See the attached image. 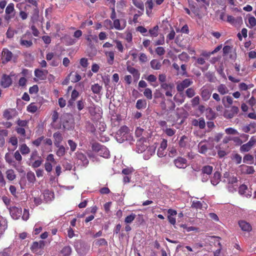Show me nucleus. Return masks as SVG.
I'll return each mask as SVG.
<instances>
[{"label":"nucleus","instance_id":"20e7f679","mask_svg":"<svg viewBox=\"0 0 256 256\" xmlns=\"http://www.w3.org/2000/svg\"><path fill=\"white\" fill-rule=\"evenodd\" d=\"M10 214L14 220H18L22 214V209L21 208L13 206L8 208Z\"/></svg>","mask_w":256,"mask_h":256},{"label":"nucleus","instance_id":"c85d7f7f","mask_svg":"<svg viewBox=\"0 0 256 256\" xmlns=\"http://www.w3.org/2000/svg\"><path fill=\"white\" fill-rule=\"evenodd\" d=\"M54 144L56 146H59L62 140V136L59 132L54 134Z\"/></svg>","mask_w":256,"mask_h":256},{"label":"nucleus","instance_id":"c03bdc74","mask_svg":"<svg viewBox=\"0 0 256 256\" xmlns=\"http://www.w3.org/2000/svg\"><path fill=\"white\" fill-rule=\"evenodd\" d=\"M222 102L224 106L226 107L227 106L226 104V102H227V104L228 105H231L233 103V99L232 98L229 96H224L222 99Z\"/></svg>","mask_w":256,"mask_h":256},{"label":"nucleus","instance_id":"393cba45","mask_svg":"<svg viewBox=\"0 0 256 256\" xmlns=\"http://www.w3.org/2000/svg\"><path fill=\"white\" fill-rule=\"evenodd\" d=\"M220 173L218 172H216L210 180L211 184L214 186L217 185L220 182Z\"/></svg>","mask_w":256,"mask_h":256},{"label":"nucleus","instance_id":"680f3d73","mask_svg":"<svg viewBox=\"0 0 256 256\" xmlns=\"http://www.w3.org/2000/svg\"><path fill=\"white\" fill-rule=\"evenodd\" d=\"M16 123L20 127L23 128L28 126V120H21L20 119H18L17 120Z\"/></svg>","mask_w":256,"mask_h":256},{"label":"nucleus","instance_id":"e433bc0d","mask_svg":"<svg viewBox=\"0 0 256 256\" xmlns=\"http://www.w3.org/2000/svg\"><path fill=\"white\" fill-rule=\"evenodd\" d=\"M133 4L140 9V10L144 11V4L142 0H132Z\"/></svg>","mask_w":256,"mask_h":256},{"label":"nucleus","instance_id":"5701e85b","mask_svg":"<svg viewBox=\"0 0 256 256\" xmlns=\"http://www.w3.org/2000/svg\"><path fill=\"white\" fill-rule=\"evenodd\" d=\"M26 34L27 33L21 36L20 43L22 46H24L26 48H29L32 45V42L31 40H24V38L26 37Z\"/></svg>","mask_w":256,"mask_h":256},{"label":"nucleus","instance_id":"412c9836","mask_svg":"<svg viewBox=\"0 0 256 256\" xmlns=\"http://www.w3.org/2000/svg\"><path fill=\"white\" fill-rule=\"evenodd\" d=\"M44 244V242L43 240H40L39 242H34L31 246V249L34 252H36L38 249L43 248Z\"/></svg>","mask_w":256,"mask_h":256},{"label":"nucleus","instance_id":"2f4dec72","mask_svg":"<svg viewBox=\"0 0 256 256\" xmlns=\"http://www.w3.org/2000/svg\"><path fill=\"white\" fill-rule=\"evenodd\" d=\"M146 106V102L145 100L140 99L136 102V108L140 110L145 108Z\"/></svg>","mask_w":256,"mask_h":256},{"label":"nucleus","instance_id":"a878e982","mask_svg":"<svg viewBox=\"0 0 256 256\" xmlns=\"http://www.w3.org/2000/svg\"><path fill=\"white\" fill-rule=\"evenodd\" d=\"M218 92L222 95L227 94L229 92L228 87L224 84H220L216 87Z\"/></svg>","mask_w":256,"mask_h":256},{"label":"nucleus","instance_id":"a211bd4d","mask_svg":"<svg viewBox=\"0 0 256 256\" xmlns=\"http://www.w3.org/2000/svg\"><path fill=\"white\" fill-rule=\"evenodd\" d=\"M44 199L46 202H50L54 198V192L50 190H45L43 193Z\"/></svg>","mask_w":256,"mask_h":256},{"label":"nucleus","instance_id":"338daca9","mask_svg":"<svg viewBox=\"0 0 256 256\" xmlns=\"http://www.w3.org/2000/svg\"><path fill=\"white\" fill-rule=\"evenodd\" d=\"M192 207L196 209H200L202 208V204L200 201L194 200L192 202Z\"/></svg>","mask_w":256,"mask_h":256},{"label":"nucleus","instance_id":"58836bf2","mask_svg":"<svg viewBox=\"0 0 256 256\" xmlns=\"http://www.w3.org/2000/svg\"><path fill=\"white\" fill-rule=\"evenodd\" d=\"M248 21V24L246 25L249 28H252L256 26V19L254 16H249Z\"/></svg>","mask_w":256,"mask_h":256},{"label":"nucleus","instance_id":"0e129e2a","mask_svg":"<svg viewBox=\"0 0 256 256\" xmlns=\"http://www.w3.org/2000/svg\"><path fill=\"white\" fill-rule=\"evenodd\" d=\"M253 86V84L249 85V86L245 83L242 82L240 83L238 87L240 90H246L249 88H250Z\"/></svg>","mask_w":256,"mask_h":256},{"label":"nucleus","instance_id":"6e6552de","mask_svg":"<svg viewBox=\"0 0 256 256\" xmlns=\"http://www.w3.org/2000/svg\"><path fill=\"white\" fill-rule=\"evenodd\" d=\"M2 63H6L10 61L13 56L12 52L6 48L2 50Z\"/></svg>","mask_w":256,"mask_h":256},{"label":"nucleus","instance_id":"6e6d98bb","mask_svg":"<svg viewBox=\"0 0 256 256\" xmlns=\"http://www.w3.org/2000/svg\"><path fill=\"white\" fill-rule=\"evenodd\" d=\"M179 60L182 62H187L188 60L189 56L187 53L183 52L178 55Z\"/></svg>","mask_w":256,"mask_h":256},{"label":"nucleus","instance_id":"1a4fd4ad","mask_svg":"<svg viewBox=\"0 0 256 256\" xmlns=\"http://www.w3.org/2000/svg\"><path fill=\"white\" fill-rule=\"evenodd\" d=\"M148 148V144L145 140H138L136 143V150L138 153H142L144 152Z\"/></svg>","mask_w":256,"mask_h":256},{"label":"nucleus","instance_id":"b1692460","mask_svg":"<svg viewBox=\"0 0 256 256\" xmlns=\"http://www.w3.org/2000/svg\"><path fill=\"white\" fill-rule=\"evenodd\" d=\"M238 224L241 229L244 231L250 232L252 230L250 224L244 220L240 221Z\"/></svg>","mask_w":256,"mask_h":256},{"label":"nucleus","instance_id":"bf43d9fd","mask_svg":"<svg viewBox=\"0 0 256 256\" xmlns=\"http://www.w3.org/2000/svg\"><path fill=\"white\" fill-rule=\"evenodd\" d=\"M68 143L70 146L71 151H75L77 146V144L71 140H68Z\"/></svg>","mask_w":256,"mask_h":256},{"label":"nucleus","instance_id":"79ce46f5","mask_svg":"<svg viewBox=\"0 0 256 256\" xmlns=\"http://www.w3.org/2000/svg\"><path fill=\"white\" fill-rule=\"evenodd\" d=\"M26 110L29 112L34 113L38 110V106L34 103H31L27 106Z\"/></svg>","mask_w":256,"mask_h":256},{"label":"nucleus","instance_id":"6ab92c4d","mask_svg":"<svg viewBox=\"0 0 256 256\" xmlns=\"http://www.w3.org/2000/svg\"><path fill=\"white\" fill-rule=\"evenodd\" d=\"M12 80L10 76L4 74L2 77L0 84L3 88H6L12 84Z\"/></svg>","mask_w":256,"mask_h":256},{"label":"nucleus","instance_id":"f8f14e48","mask_svg":"<svg viewBox=\"0 0 256 256\" xmlns=\"http://www.w3.org/2000/svg\"><path fill=\"white\" fill-rule=\"evenodd\" d=\"M212 90H210L206 86H203L201 88L200 95L204 100H208L210 98Z\"/></svg>","mask_w":256,"mask_h":256},{"label":"nucleus","instance_id":"7c9ffc66","mask_svg":"<svg viewBox=\"0 0 256 256\" xmlns=\"http://www.w3.org/2000/svg\"><path fill=\"white\" fill-rule=\"evenodd\" d=\"M72 252V249L70 246L64 247L60 251L62 256H70Z\"/></svg>","mask_w":256,"mask_h":256},{"label":"nucleus","instance_id":"f704fd0d","mask_svg":"<svg viewBox=\"0 0 256 256\" xmlns=\"http://www.w3.org/2000/svg\"><path fill=\"white\" fill-rule=\"evenodd\" d=\"M150 64L152 68L155 70H160L162 66L160 62L157 60H151Z\"/></svg>","mask_w":256,"mask_h":256},{"label":"nucleus","instance_id":"4468645a","mask_svg":"<svg viewBox=\"0 0 256 256\" xmlns=\"http://www.w3.org/2000/svg\"><path fill=\"white\" fill-rule=\"evenodd\" d=\"M175 166L179 168H184L187 166V160L186 159L179 157L174 161Z\"/></svg>","mask_w":256,"mask_h":256},{"label":"nucleus","instance_id":"0eeeda50","mask_svg":"<svg viewBox=\"0 0 256 256\" xmlns=\"http://www.w3.org/2000/svg\"><path fill=\"white\" fill-rule=\"evenodd\" d=\"M191 138L186 136H182L178 141V145L182 148H188L190 146Z\"/></svg>","mask_w":256,"mask_h":256},{"label":"nucleus","instance_id":"2eb2a0df","mask_svg":"<svg viewBox=\"0 0 256 256\" xmlns=\"http://www.w3.org/2000/svg\"><path fill=\"white\" fill-rule=\"evenodd\" d=\"M156 147L154 146H152L148 147L144 152V158L146 160H148L150 157L153 155L156 152Z\"/></svg>","mask_w":256,"mask_h":256},{"label":"nucleus","instance_id":"5fc2aeb1","mask_svg":"<svg viewBox=\"0 0 256 256\" xmlns=\"http://www.w3.org/2000/svg\"><path fill=\"white\" fill-rule=\"evenodd\" d=\"M163 130L166 134V135L169 136H174L176 132V130L168 128H166L165 129H163Z\"/></svg>","mask_w":256,"mask_h":256},{"label":"nucleus","instance_id":"aec40b11","mask_svg":"<svg viewBox=\"0 0 256 256\" xmlns=\"http://www.w3.org/2000/svg\"><path fill=\"white\" fill-rule=\"evenodd\" d=\"M127 70L132 74L133 77L135 80H137L139 79L140 76V74L138 70L134 68L128 66H127Z\"/></svg>","mask_w":256,"mask_h":256},{"label":"nucleus","instance_id":"473e14b6","mask_svg":"<svg viewBox=\"0 0 256 256\" xmlns=\"http://www.w3.org/2000/svg\"><path fill=\"white\" fill-rule=\"evenodd\" d=\"M229 175L228 174L226 173L224 174V177L225 178H228V184H236L238 182V179L236 177L234 176H230L228 177Z\"/></svg>","mask_w":256,"mask_h":256},{"label":"nucleus","instance_id":"864d4df0","mask_svg":"<svg viewBox=\"0 0 256 256\" xmlns=\"http://www.w3.org/2000/svg\"><path fill=\"white\" fill-rule=\"evenodd\" d=\"M254 160V157L252 155L247 154L244 157L243 162L244 163L251 164Z\"/></svg>","mask_w":256,"mask_h":256},{"label":"nucleus","instance_id":"f257e3e1","mask_svg":"<svg viewBox=\"0 0 256 256\" xmlns=\"http://www.w3.org/2000/svg\"><path fill=\"white\" fill-rule=\"evenodd\" d=\"M116 138L118 142L120 143L125 140L131 142L133 140V137L130 132L128 128L126 126H122L118 131L116 134Z\"/></svg>","mask_w":256,"mask_h":256},{"label":"nucleus","instance_id":"c9c22d12","mask_svg":"<svg viewBox=\"0 0 256 256\" xmlns=\"http://www.w3.org/2000/svg\"><path fill=\"white\" fill-rule=\"evenodd\" d=\"M19 149L23 155L27 154L30 152V148L25 144L20 145Z\"/></svg>","mask_w":256,"mask_h":256},{"label":"nucleus","instance_id":"774afa93","mask_svg":"<svg viewBox=\"0 0 256 256\" xmlns=\"http://www.w3.org/2000/svg\"><path fill=\"white\" fill-rule=\"evenodd\" d=\"M84 105L85 102L82 100H79L76 102L77 108L78 110H82L84 106Z\"/></svg>","mask_w":256,"mask_h":256},{"label":"nucleus","instance_id":"4be33fe9","mask_svg":"<svg viewBox=\"0 0 256 256\" xmlns=\"http://www.w3.org/2000/svg\"><path fill=\"white\" fill-rule=\"evenodd\" d=\"M48 73V70H42L39 69H36L34 70V76L40 80H45L46 76Z\"/></svg>","mask_w":256,"mask_h":256},{"label":"nucleus","instance_id":"37998d69","mask_svg":"<svg viewBox=\"0 0 256 256\" xmlns=\"http://www.w3.org/2000/svg\"><path fill=\"white\" fill-rule=\"evenodd\" d=\"M34 162H31V164H29V165L31 166L34 168H37L39 167L43 162L41 157H40L38 159L34 160Z\"/></svg>","mask_w":256,"mask_h":256},{"label":"nucleus","instance_id":"423d86ee","mask_svg":"<svg viewBox=\"0 0 256 256\" xmlns=\"http://www.w3.org/2000/svg\"><path fill=\"white\" fill-rule=\"evenodd\" d=\"M13 3L9 4L6 8L5 19L6 20H10L14 16V8Z\"/></svg>","mask_w":256,"mask_h":256},{"label":"nucleus","instance_id":"ddd939ff","mask_svg":"<svg viewBox=\"0 0 256 256\" xmlns=\"http://www.w3.org/2000/svg\"><path fill=\"white\" fill-rule=\"evenodd\" d=\"M76 158L78 164L86 166L88 164V160L84 154L78 152L76 154Z\"/></svg>","mask_w":256,"mask_h":256},{"label":"nucleus","instance_id":"8fccbe9b","mask_svg":"<svg viewBox=\"0 0 256 256\" xmlns=\"http://www.w3.org/2000/svg\"><path fill=\"white\" fill-rule=\"evenodd\" d=\"M158 26H154L152 28L150 29L149 30V33L150 36L152 37H156L158 36Z\"/></svg>","mask_w":256,"mask_h":256},{"label":"nucleus","instance_id":"9b49d317","mask_svg":"<svg viewBox=\"0 0 256 256\" xmlns=\"http://www.w3.org/2000/svg\"><path fill=\"white\" fill-rule=\"evenodd\" d=\"M238 112V108L236 106H232L230 110H226L224 112V116L228 118H231L235 116Z\"/></svg>","mask_w":256,"mask_h":256},{"label":"nucleus","instance_id":"bb28decb","mask_svg":"<svg viewBox=\"0 0 256 256\" xmlns=\"http://www.w3.org/2000/svg\"><path fill=\"white\" fill-rule=\"evenodd\" d=\"M102 89V86H100L98 84H95L91 86V90L92 92L98 95L101 94Z\"/></svg>","mask_w":256,"mask_h":256},{"label":"nucleus","instance_id":"603ef678","mask_svg":"<svg viewBox=\"0 0 256 256\" xmlns=\"http://www.w3.org/2000/svg\"><path fill=\"white\" fill-rule=\"evenodd\" d=\"M136 218V215L134 214H130L124 220V222L126 224H130Z\"/></svg>","mask_w":256,"mask_h":256},{"label":"nucleus","instance_id":"39448f33","mask_svg":"<svg viewBox=\"0 0 256 256\" xmlns=\"http://www.w3.org/2000/svg\"><path fill=\"white\" fill-rule=\"evenodd\" d=\"M192 81L190 78L184 79V80L177 83L176 89L178 92H182L185 88L192 84Z\"/></svg>","mask_w":256,"mask_h":256},{"label":"nucleus","instance_id":"a18cd8bd","mask_svg":"<svg viewBox=\"0 0 256 256\" xmlns=\"http://www.w3.org/2000/svg\"><path fill=\"white\" fill-rule=\"evenodd\" d=\"M192 58L196 60L195 65H204L206 64V60L202 57L196 58L192 57Z\"/></svg>","mask_w":256,"mask_h":256},{"label":"nucleus","instance_id":"13d9d810","mask_svg":"<svg viewBox=\"0 0 256 256\" xmlns=\"http://www.w3.org/2000/svg\"><path fill=\"white\" fill-rule=\"evenodd\" d=\"M186 94L188 98H191L195 95L196 92H195L193 88H188L186 90Z\"/></svg>","mask_w":256,"mask_h":256},{"label":"nucleus","instance_id":"ea45409f","mask_svg":"<svg viewBox=\"0 0 256 256\" xmlns=\"http://www.w3.org/2000/svg\"><path fill=\"white\" fill-rule=\"evenodd\" d=\"M6 178L10 181L14 180L16 178L14 172L12 170H8L6 172Z\"/></svg>","mask_w":256,"mask_h":256},{"label":"nucleus","instance_id":"f03ea898","mask_svg":"<svg viewBox=\"0 0 256 256\" xmlns=\"http://www.w3.org/2000/svg\"><path fill=\"white\" fill-rule=\"evenodd\" d=\"M113 44L109 42H106L102 45L103 52L106 56L107 63L109 65L114 64L116 51L113 50Z\"/></svg>","mask_w":256,"mask_h":256},{"label":"nucleus","instance_id":"4d7b16f0","mask_svg":"<svg viewBox=\"0 0 256 256\" xmlns=\"http://www.w3.org/2000/svg\"><path fill=\"white\" fill-rule=\"evenodd\" d=\"M22 218L24 221H26L28 220L30 217L29 210L24 208V210L22 215Z\"/></svg>","mask_w":256,"mask_h":256},{"label":"nucleus","instance_id":"dca6fc26","mask_svg":"<svg viewBox=\"0 0 256 256\" xmlns=\"http://www.w3.org/2000/svg\"><path fill=\"white\" fill-rule=\"evenodd\" d=\"M242 130L245 132H249L250 134L255 133L256 132V123L250 122L249 124L243 127Z\"/></svg>","mask_w":256,"mask_h":256},{"label":"nucleus","instance_id":"cd10ccee","mask_svg":"<svg viewBox=\"0 0 256 256\" xmlns=\"http://www.w3.org/2000/svg\"><path fill=\"white\" fill-rule=\"evenodd\" d=\"M16 110L14 109H9L4 110V116L7 120L12 119L14 114Z\"/></svg>","mask_w":256,"mask_h":256},{"label":"nucleus","instance_id":"3c124183","mask_svg":"<svg viewBox=\"0 0 256 256\" xmlns=\"http://www.w3.org/2000/svg\"><path fill=\"white\" fill-rule=\"evenodd\" d=\"M144 96L148 100H151L152 98V91L149 88H146L144 92Z\"/></svg>","mask_w":256,"mask_h":256},{"label":"nucleus","instance_id":"72a5a7b5","mask_svg":"<svg viewBox=\"0 0 256 256\" xmlns=\"http://www.w3.org/2000/svg\"><path fill=\"white\" fill-rule=\"evenodd\" d=\"M113 28H115L116 30H121L125 28V24L121 25L120 21L118 19L114 20L113 22Z\"/></svg>","mask_w":256,"mask_h":256},{"label":"nucleus","instance_id":"de8ad7c7","mask_svg":"<svg viewBox=\"0 0 256 256\" xmlns=\"http://www.w3.org/2000/svg\"><path fill=\"white\" fill-rule=\"evenodd\" d=\"M26 178L28 180L32 183H34L36 180V177L34 172L30 171L26 174Z\"/></svg>","mask_w":256,"mask_h":256},{"label":"nucleus","instance_id":"a19ab883","mask_svg":"<svg viewBox=\"0 0 256 256\" xmlns=\"http://www.w3.org/2000/svg\"><path fill=\"white\" fill-rule=\"evenodd\" d=\"M198 152L200 154H204L208 150V147L206 144L202 142H200L198 144Z\"/></svg>","mask_w":256,"mask_h":256},{"label":"nucleus","instance_id":"052dcab7","mask_svg":"<svg viewBox=\"0 0 256 256\" xmlns=\"http://www.w3.org/2000/svg\"><path fill=\"white\" fill-rule=\"evenodd\" d=\"M160 87L162 89L166 91L168 90H172V85L170 84L164 82L161 84Z\"/></svg>","mask_w":256,"mask_h":256},{"label":"nucleus","instance_id":"9d476101","mask_svg":"<svg viewBox=\"0 0 256 256\" xmlns=\"http://www.w3.org/2000/svg\"><path fill=\"white\" fill-rule=\"evenodd\" d=\"M238 171L242 174H252L254 172V170L252 166L242 164L239 166Z\"/></svg>","mask_w":256,"mask_h":256},{"label":"nucleus","instance_id":"4c0bfd02","mask_svg":"<svg viewBox=\"0 0 256 256\" xmlns=\"http://www.w3.org/2000/svg\"><path fill=\"white\" fill-rule=\"evenodd\" d=\"M213 170V167L210 166H206L202 167V173L204 174H206L210 176Z\"/></svg>","mask_w":256,"mask_h":256},{"label":"nucleus","instance_id":"69168bd1","mask_svg":"<svg viewBox=\"0 0 256 256\" xmlns=\"http://www.w3.org/2000/svg\"><path fill=\"white\" fill-rule=\"evenodd\" d=\"M40 156H38V154L37 150L33 151L30 156V160L31 162L36 160L37 158H40Z\"/></svg>","mask_w":256,"mask_h":256},{"label":"nucleus","instance_id":"49530a36","mask_svg":"<svg viewBox=\"0 0 256 256\" xmlns=\"http://www.w3.org/2000/svg\"><path fill=\"white\" fill-rule=\"evenodd\" d=\"M114 42L116 44V48L118 52L122 53L124 51V46L121 41L118 40H114Z\"/></svg>","mask_w":256,"mask_h":256},{"label":"nucleus","instance_id":"c756f323","mask_svg":"<svg viewBox=\"0 0 256 256\" xmlns=\"http://www.w3.org/2000/svg\"><path fill=\"white\" fill-rule=\"evenodd\" d=\"M79 92L77 90H73L71 94V98L68 101V105L72 106L74 103V102L79 96Z\"/></svg>","mask_w":256,"mask_h":256},{"label":"nucleus","instance_id":"e2e57ef3","mask_svg":"<svg viewBox=\"0 0 256 256\" xmlns=\"http://www.w3.org/2000/svg\"><path fill=\"white\" fill-rule=\"evenodd\" d=\"M180 226L183 228L184 229L186 230L187 232L195 231L197 230V228L194 226H188L186 224H180Z\"/></svg>","mask_w":256,"mask_h":256},{"label":"nucleus","instance_id":"09e8293b","mask_svg":"<svg viewBox=\"0 0 256 256\" xmlns=\"http://www.w3.org/2000/svg\"><path fill=\"white\" fill-rule=\"evenodd\" d=\"M58 148V150L56 151V155L58 156H62L64 155L66 153V148L63 146L59 145V146H57Z\"/></svg>","mask_w":256,"mask_h":256},{"label":"nucleus","instance_id":"7ed1b4c3","mask_svg":"<svg viewBox=\"0 0 256 256\" xmlns=\"http://www.w3.org/2000/svg\"><path fill=\"white\" fill-rule=\"evenodd\" d=\"M92 152L96 153L98 155L104 158H108L110 156L108 150L104 146L98 142H94L92 145Z\"/></svg>","mask_w":256,"mask_h":256},{"label":"nucleus","instance_id":"f3484780","mask_svg":"<svg viewBox=\"0 0 256 256\" xmlns=\"http://www.w3.org/2000/svg\"><path fill=\"white\" fill-rule=\"evenodd\" d=\"M146 132L144 128L140 127H137L135 130V135L137 138H140L138 140H146Z\"/></svg>","mask_w":256,"mask_h":256}]
</instances>
